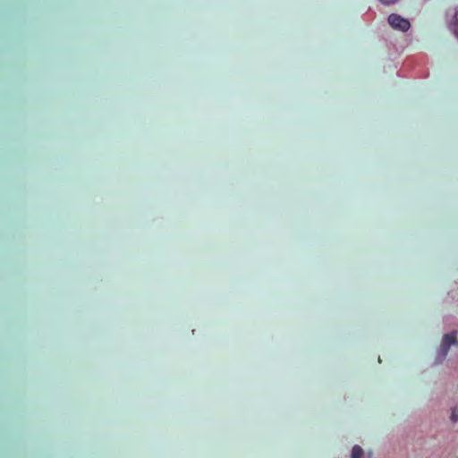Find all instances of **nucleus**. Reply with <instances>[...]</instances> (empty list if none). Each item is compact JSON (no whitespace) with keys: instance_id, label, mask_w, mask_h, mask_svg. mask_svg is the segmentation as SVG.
<instances>
[{"instance_id":"nucleus-1","label":"nucleus","mask_w":458,"mask_h":458,"mask_svg":"<svg viewBox=\"0 0 458 458\" xmlns=\"http://www.w3.org/2000/svg\"><path fill=\"white\" fill-rule=\"evenodd\" d=\"M388 23L393 29L399 30L401 31H407L410 29V21L402 16L392 13L388 16Z\"/></svg>"},{"instance_id":"nucleus-2","label":"nucleus","mask_w":458,"mask_h":458,"mask_svg":"<svg viewBox=\"0 0 458 458\" xmlns=\"http://www.w3.org/2000/svg\"><path fill=\"white\" fill-rule=\"evenodd\" d=\"M458 344L456 340L455 333H450L444 335L440 348H439V356L441 359H445L448 350L452 344Z\"/></svg>"},{"instance_id":"nucleus-3","label":"nucleus","mask_w":458,"mask_h":458,"mask_svg":"<svg viewBox=\"0 0 458 458\" xmlns=\"http://www.w3.org/2000/svg\"><path fill=\"white\" fill-rule=\"evenodd\" d=\"M364 452L360 445H354L352 450L351 458H362Z\"/></svg>"},{"instance_id":"nucleus-4","label":"nucleus","mask_w":458,"mask_h":458,"mask_svg":"<svg viewBox=\"0 0 458 458\" xmlns=\"http://www.w3.org/2000/svg\"><path fill=\"white\" fill-rule=\"evenodd\" d=\"M451 420L454 422H456L458 420V414L455 410H453V411H452Z\"/></svg>"},{"instance_id":"nucleus-5","label":"nucleus","mask_w":458,"mask_h":458,"mask_svg":"<svg viewBox=\"0 0 458 458\" xmlns=\"http://www.w3.org/2000/svg\"><path fill=\"white\" fill-rule=\"evenodd\" d=\"M397 1L398 0H380V2H382L385 4H392L396 3Z\"/></svg>"},{"instance_id":"nucleus-6","label":"nucleus","mask_w":458,"mask_h":458,"mask_svg":"<svg viewBox=\"0 0 458 458\" xmlns=\"http://www.w3.org/2000/svg\"><path fill=\"white\" fill-rule=\"evenodd\" d=\"M455 19H456V21L458 22V11L455 13Z\"/></svg>"}]
</instances>
